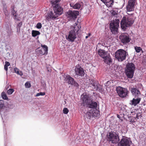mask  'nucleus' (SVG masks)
I'll use <instances>...</instances> for the list:
<instances>
[{
	"label": "nucleus",
	"instance_id": "obj_1",
	"mask_svg": "<svg viewBox=\"0 0 146 146\" xmlns=\"http://www.w3.org/2000/svg\"><path fill=\"white\" fill-rule=\"evenodd\" d=\"M135 68V65L133 63H128L127 64L125 72L128 78L131 79L133 78Z\"/></svg>",
	"mask_w": 146,
	"mask_h": 146
},
{
	"label": "nucleus",
	"instance_id": "obj_2",
	"mask_svg": "<svg viewBox=\"0 0 146 146\" xmlns=\"http://www.w3.org/2000/svg\"><path fill=\"white\" fill-rule=\"evenodd\" d=\"M134 23L133 19L130 17H124L121 22V26L122 29L125 30L130 27Z\"/></svg>",
	"mask_w": 146,
	"mask_h": 146
},
{
	"label": "nucleus",
	"instance_id": "obj_3",
	"mask_svg": "<svg viewBox=\"0 0 146 146\" xmlns=\"http://www.w3.org/2000/svg\"><path fill=\"white\" fill-rule=\"evenodd\" d=\"M4 103V100H0V114L3 120L7 118L9 110V108L5 106Z\"/></svg>",
	"mask_w": 146,
	"mask_h": 146
},
{
	"label": "nucleus",
	"instance_id": "obj_4",
	"mask_svg": "<svg viewBox=\"0 0 146 146\" xmlns=\"http://www.w3.org/2000/svg\"><path fill=\"white\" fill-rule=\"evenodd\" d=\"M128 53L125 50L122 49L117 50L115 54V58L119 62H122L126 59Z\"/></svg>",
	"mask_w": 146,
	"mask_h": 146
},
{
	"label": "nucleus",
	"instance_id": "obj_5",
	"mask_svg": "<svg viewBox=\"0 0 146 146\" xmlns=\"http://www.w3.org/2000/svg\"><path fill=\"white\" fill-rule=\"evenodd\" d=\"M118 95L121 98L126 97L128 93L127 90L126 88L118 86L116 90Z\"/></svg>",
	"mask_w": 146,
	"mask_h": 146
},
{
	"label": "nucleus",
	"instance_id": "obj_6",
	"mask_svg": "<svg viewBox=\"0 0 146 146\" xmlns=\"http://www.w3.org/2000/svg\"><path fill=\"white\" fill-rule=\"evenodd\" d=\"M132 143L129 138L122 136V138L118 143V146H130Z\"/></svg>",
	"mask_w": 146,
	"mask_h": 146
},
{
	"label": "nucleus",
	"instance_id": "obj_7",
	"mask_svg": "<svg viewBox=\"0 0 146 146\" xmlns=\"http://www.w3.org/2000/svg\"><path fill=\"white\" fill-rule=\"evenodd\" d=\"M108 140L113 143H116L119 141L118 134L115 132H110L108 136Z\"/></svg>",
	"mask_w": 146,
	"mask_h": 146
},
{
	"label": "nucleus",
	"instance_id": "obj_8",
	"mask_svg": "<svg viewBox=\"0 0 146 146\" xmlns=\"http://www.w3.org/2000/svg\"><path fill=\"white\" fill-rule=\"evenodd\" d=\"M79 14V12L77 11H72L69 10L66 14L68 18L71 21L75 20L77 16Z\"/></svg>",
	"mask_w": 146,
	"mask_h": 146
},
{
	"label": "nucleus",
	"instance_id": "obj_9",
	"mask_svg": "<svg viewBox=\"0 0 146 146\" xmlns=\"http://www.w3.org/2000/svg\"><path fill=\"white\" fill-rule=\"evenodd\" d=\"M64 80L68 84H70L77 88L79 86V84L75 81L74 78L71 77L69 75H66Z\"/></svg>",
	"mask_w": 146,
	"mask_h": 146
},
{
	"label": "nucleus",
	"instance_id": "obj_10",
	"mask_svg": "<svg viewBox=\"0 0 146 146\" xmlns=\"http://www.w3.org/2000/svg\"><path fill=\"white\" fill-rule=\"evenodd\" d=\"M75 73L78 76L82 77L85 74L84 69L81 67V64H78L75 66Z\"/></svg>",
	"mask_w": 146,
	"mask_h": 146
},
{
	"label": "nucleus",
	"instance_id": "obj_11",
	"mask_svg": "<svg viewBox=\"0 0 146 146\" xmlns=\"http://www.w3.org/2000/svg\"><path fill=\"white\" fill-rule=\"evenodd\" d=\"M81 100L83 104L87 105L88 104L91 103L92 99L91 97L87 93H84L81 95Z\"/></svg>",
	"mask_w": 146,
	"mask_h": 146
},
{
	"label": "nucleus",
	"instance_id": "obj_12",
	"mask_svg": "<svg viewBox=\"0 0 146 146\" xmlns=\"http://www.w3.org/2000/svg\"><path fill=\"white\" fill-rule=\"evenodd\" d=\"M131 114L133 116L129 117V121L131 123L135 122V119L137 120V119L141 118L142 117V114L141 113H135V112H131Z\"/></svg>",
	"mask_w": 146,
	"mask_h": 146
},
{
	"label": "nucleus",
	"instance_id": "obj_13",
	"mask_svg": "<svg viewBox=\"0 0 146 146\" xmlns=\"http://www.w3.org/2000/svg\"><path fill=\"white\" fill-rule=\"evenodd\" d=\"M119 27V23L118 22H111L110 24V29L111 32L113 34H116L118 32V28Z\"/></svg>",
	"mask_w": 146,
	"mask_h": 146
},
{
	"label": "nucleus",
	"instance_id": "obj_14",
	"mask_svg": "<svg viewBox=\"0 0 146 146\" xmlns=\"http://www.w3.org/2000/svg\"><path fill=\"white\" fill-rule=\"evenodd\" d=\"M119 38L122 42L126 44L129 42L130 40L129 35L127 33H124L119 36Z\"/></svg>",
	"mask_w": 146,
	"mask_h": 146
},
{
	"label": "nucleus",
	"instance_id": "obj_15",
	"mask_svg": "<svg viewBox=\"0 0 146 146\" xmlns=\"http://www.w3.org/2000/svg\"><path fill=\"white\" fill-rule=\"evenodd\" d=\"M135 3L136 0H129L126 7L127 12L133 11L134 10Z\"/></svg>",
	"mask_w": 146,
	"mask_h": 146
},
{
	"label": "nucleus",
	"instance_id": "obj_16",
	"mask_svg": "<svg viewBox=\"0 0 146 146\" xmlns=\"http://www.w3.org/2000/svg\"><path fill=\"white\" fill-rule=\"evenodd\" d=\"M41 46L42 48L40 50H36V54L39 55H43L44 54H47L48 53V47L46 45H43L42 44H41Z\"/></svg>",
	"mask_w": 146,
	"mask_h": 146
},
{
	"label": "nucleus",
	"instance_id": "obj_17",
	"mask_svg": "<svg viewBox=\"0 0 146 146\" xmlns=\"http://www.w3.org/2000/svg\"><path fill=\"white\" fill-rule=\"evenodd\" d=\"M76 34L73 31H70L66 39L69 42H73L76 38Z\"/></svg>",
	"mask_w": 146,
	"mask_h": 146
},
{
	"label": "nucleus",
	"instance_id": "obj_18",
	"mask_svg": "<svg viewBox=\"0 0 146 146\" xmlns=\"http://www.w3.org/2000/svg\"><path fill=\"white\" fill-rule=\"evenodd\" d=\"M131 92L134 98L141 96L139 89L136 87H133L131 89Z\"/></svg>",
	"mask_w": 146,
	"mask_h": 146
},
{
	"label": "nucleus",
	"instance_id": "obj_19",
	"mask_svg": "<svg viewBox=\"0 0 146 146\" xmlns=\"http://www.w3.org/2000/svg\"><path fill=\"white\" fill-rule=\"evenodd\" d=\"M53 10L59 16L61 15L63 13V8L59 5L53 6Z\"/></svg>",
	"mask_w": 146,
	"mask_h": 146
},
{
	"label": "nucleus",
	"instance_id": "obj_20",
	"mask_svg": "<svg viewBox=\"0 0 146 146\" xmlns=\"http://www.w3.org/2000/svg\"><path fill=\"white\" fill-rule=\"evenodd\" d=\"M59 16L54 11H52L48 13L47 18L48 19L54 20L56 19Z\"/></svg>",
	"mask_w": 146,
	"mask_h": 146
},
{
	"label": "nucleus",
	"instance_id": "obj_21",
	"mask_svg": "<svg viewBox=\"0 0 146 146\" xmlns=\"http://www.w3.org/2000/svg\"><path fill=\"white\" fill-rule=\"evenodd\" d=\"M141 96L134 98L130 101L129 104L132 106H135L138 104L141 101Z\"/></svg>",
	"mask_w": 146,
	"mask_h": 146
},
{
	"label": "nucleus",
	"instance_id": "obj_22",
	"mask_svg": "<svg viewBox=\"0 0 146 146\" xmlns=\"http://www.w3.org/2000/svg\"><path fill=\"white\" fill-rule=\"evenodd\" d=\"M87 105L88 108H92V109L91 110H93L97 109L98 104L96 102L92 101V100L91 103L88 104Z\"/></svg>",
	"mask_w": 146,
	"mask_h": 146
},
{
	"label": "nucleus",
	"instance_id": "obj_23",
	"mask_svg": "<svg viewBox=\"0 0 146 146\" xmlns=\"http://www.w3.org/2000/svg\"><path fill=\"white\" fill-rule=\"evenodd\" d=\"M98 54L103 58L109 54L108 51H106L105 50L101 49L98 50Z\"/></svg>",
	"mask_w": 146,
	"mask_h": 146
},
{
	"label": "nucleus",
	"instance_id": "obj_24",
	"mask_svg": "<svg viewBox=\"0 0 146 146\" xmlns=\"http://www.w3.org/2000/svg\"><path fill=\"white\" fill-rule=\"evenodd\" d=\"M80 28V26L79 25H78L77 23H75L73 27V30L70 31H73L76 34L78 35Z\"/></svg>",
	"mask_w": 146,
	"mask_h": 146
},
{
	"label": "nucleus",
	"instance_id": "obj_25",
	"mask_svg": "<svg viewBox=\"0 0 146 146\" xmlns=\"http://www.w3.org/2000/svg\"><path fill=\"white\" fill-rule=\"evenodd\" d=\"M104 59V62L108 64H110V63L112 62V60L109 54L106 57L103 58Z\"/></svg>",
	"mask_w": 146,
	"mask_h": 146
},
{
	"label": "nucleus",
	"instance_id": "obj_26",
	"mask_svg": "<svg viewBox=\"0 0 146 146\" xmlns=\"http://www.w3.org/2000/svg\"><path fill=\"white\" fill-rule=\"evenodd\" d=\"M114 0H106L104 3L108 7H111L113 5Z\"/></svg>",
	"mask_w": 146,
	"mask_h": 146
},
{
	"label": "nucleus",
	"instance_id": "obj_27",
	"mask_svg": "<svg viewBox=\"0 0 146 146\" xmlns=\"http://www.w3.org/2000/svg\"><path fill=\"white\" fill-rule=\"evenodd\" d=\"M92 114L93 117H98L100 115V111L97 109L92 110Z\"/></svg>",
	"mask_w": 146,
	"mask_h": 146
},
{
	"label": "nucleus",
	"instance_id": "obj_28",
	"mask_svg": "<svg viewBox=\"0 0 146 146\" xmlns=\"http://www.w3.org/2000/svg\"><path fill=\"white\" fill-rule=\"evenodd\" d=\"M97 83L95 80H90L89 86L92 87V88L94 89L96 88V84Z\"/></svg>",
	"mask_w": 146,
	"mask_h": 146
},
{
	"label": "nucleus",
	"instance_id": "obj_29",
	"mask_svg": "<svg viewBox=\"0 0 146 146\" xmlns=\"http://www.w3.org/2000/svg\"><path fill=\"white\" fill-rule=\"evenodd\" d=\"M70 5L71 7H72L74 9H78L80 8L81 7L80 4L79 3H76L74 5L70 3Z\"/></svg>",
	"mask_w": 146,
	"mask_h": 146
},
{
	"label": "nucleus",
	"instance_id": "obj_30",
	"mask_svg": "<svg viewBox=\"0 0 146 146\" xmlns=\"http://www.w3.org/2000/svg\"><path fill=\"white\" fill-rule=\"evenodd\" d=\"M92 110H91L89 112H87L85 114V117L88 119H90L92 117Z\"/></svg>",
	"mask_w": 146,
	"mask_h": 146
},
{
	"label": "nucleus",
	"instance_id": "obj_31",
	"mask_svg": "<svg viewBox=\"0 0 146 146\" xmlns=\"http://www.w3.org/2000/svg\"><path fill=\"white\" fill-rule=\"evenodd\" d=\"M60 0H50V2L52 6H54L55 5H58V3Z\"/></svg>",
	"mask_w": 146,
	"mask_h": 146
},
{
	"label": "nucleus",
	"instance_id": "obj_32",
	"mask_svg": "<svg viewBox=\"0 0 146 146\" xmlns=\"http://www.w3.org/2000/svg\"><path fill=\"white\" fill-rule=\"evenodd\" d=\"M40 32L37 31L33 30L32 32V35L33 37H35L37 35H40Z\"/></svg>",
	"mask_w": 146,
	"mask_h": 146
},
{
	"label": "nucleus",
	"instance_id": "obj_33",
	"mask_svg": "<svg viewBox=\"0 0 146 146\" xmlns=\"http://www.w3.org/2000/svg\"><path fill=\"white\" fill-rule=\"evenodd\" d=\"M96 86L95 87L96 88H94V89H93L98 91L100 92L102 91V88L100 85L99 84H98L97 83Z\"/></svg>",
	"mask_w": 146,
	"mask_h": 146
},
{
	"label": "nucleus",
	"instance_id": "obj_34",
	"mask_svg": "<svg viewBox=\"0 0 146 146\" xmlns=\"http://www.w3.org/2000/svg\"><path fill=\"white\" fill-rule=\"evenodd\" d=\"M14 71L15 73L19 75L20 76H22L23 75V74L22 71H19V69L16 67H15L14 68Z\"/></svg>",
	"mask_w": 146,
	"mask_h": 146
},
{
	"label": "nucleus",
	"instance_id": "obj_35",
	"mask_svg": "<svg viewBox=\"0 0 146 146\" xmlns=\"http://www.w3.org/2000/svg\"><path fill=\"white\" fill-rule=\"evenodd\" d=\"M4 13L6 17H9V14L7 8L3 9Z\"/></svg>",
	"mask_w": 146,
	"mask_h": 146
},
{
	"label": "nucleus",
	"instance_id": "obj_36",
	"mask_svg": "<svg viewBox=\"0 0 146 146\" xmlns=\"http://www.w3.org/2000/svg\"><path fill=\"white\" fill-rule=\"evenodd\" d=\"M14 7V6H12L11 7V14L12 16L17 14V11L15 10Z\"/></svg>",
	"mask_w": 146,
	"mask_h": 146
},
{
	"label": "nucleus",
	"instance_id": "obj_37",
	"mask_svg": "<svg viewBox=\"0 0 146 146\" xmlns=\"http://www.w3.org/2000/svg\"><path fill=\"white\" fill-rule=\"evenodd\" d=\"M1 96L2 98L5 100H7L8 99V98L5 92H3L1 93Z\"/></svg>",
	"mask_w": 146,
	"mask_h": 146
},
{
	"label": "nucleus",
	"instance_id": "obj_38",
	"mask_svg": "<svg viewBox=\"0 0 146 146\" xmlns=\"http://www.w3.org/2000/svg\"><path fill=\"white\" fill-rule=\"evenodd\" d=\"M135 50L136 52L137 53H139L141 51H142V52H143V51L142 50L141 48L140 47H138L136 46L135 47Z\"/></svg>",
	"mask_w": 146,
	"mask_h": 146
},
{
	"label": "nucleus",
	"instance_id": "obj_39",
	"mask_svg": "<svg viewBox=\"0 0 146 146\" xmlns=\"http://www.w3.org/2000/svg\"><path fill=\"white\" fill-rule=\"evenodd\" d=\"M14 90L13 89H10L7 91V93L9 95L12 94L14 92Z\"/></svg>",
	"mask_w": 146,
	"mask_h": 146
},
{
	"label": "nucleus",
	"instance_id": "obj_40",
	"mask_svg": "<svg viewBox=\"0 0 146 146\" xmlns=\"http://www.w3.org/2000/svg\"><path fill=\"white\" fill-rule=\"evenodd\" d=\"M25 86L26 88H29L31 87V84L29 82H26L25 84Z\"/></svg>",
	"mask_w": 146,
	"mask_h": 146
},
{
	"label": "nucleus",
	"instance_id": "obj_41",
	"mask_svg": "<svg viewBox=\"0 0 146 146\" xmlns=\"http://www.w3.org/2000/svg\"><path fill=\"white\" fill-rule=\"evenodd\" d=\"M45 94V93L44 92H40L37 93L36 96V97L39 96H43Z\"/></svg>",
	"mask_w": 146,
	"mask_h": 146
},
{
	"label": "nucleus",
	"instance_id": "obj_42",
	"mask_svg": "<svg viewBox=\"0 0 146 146\" xmlns=\"http://www.w3.org/2000/svg\"><path fill=\"white\" fill-rule=\"evenodd\" d=\"M63 113L65 114H67L69 112L68 109L66 108H64L63 110Z\"/></svg>",
	"mask_w": 146,
	"mask_h": 146
},
{
	"label": "nucleus",
	"instance_id": "obj_43",
	"mask_svg": "<svg viewBox=\"0 0 146 146\" xmlns=\"http://www.w3.org/2000/svg\"><path fill=\"white\" fill-rule=\"evenodd\" d=\"M13 16V17L14 19L16 21H19L20 20L17 14H15V15H14Z\"/></svg>",
	"mask_w": 146,
	"mask_h": 146
},
{
	"label": "nucleus",
	"instance_id": "obj_44",
	"mask_svg": "<svg viewBox=\"0 0 146 146\" xmlns=\"http://www.w3.org/2000/svg\"><path fill=\"white\" fill-rule=\"evenodd\" d=\"M22 23L21 22L17 24V29H19V31L20 30L21 27L22 25Z\"/></svg>",
	"mask_w": 146,
	"mask_h": 146
},
{
	"label": "nucleus",
	"instance_id": "obj_45",
	"mask_svg": "<svg viewBox=\"0 0 146 146\" xmlns=\"http://www.w3.org/2000/svg\"><path fill=\"white\" fill-rule=\"evenodd\" d=\"M42 27V26L41 23H38L37 24L36 27L37 29H40Z\"/></svg>",
	"mask_w": 146,
	"mask_h": 146
},
{
	"label": "nucleus",
	"instance_id": "obj_46",
	"mask_svg": "<svg viewBox=\"0 0 146 146\" xmlns=\"http://www.w3.org/2000/svg\"><path fill=\"white\" fill-rule=\"evenodd\" d=\"M110 12L111 13V14L113 15H116L117 13V11L114 10H111Z\"/></svg>",
	"mask_w": 146,
	"mask_h": 146
},
{
	"label": "nucleus",
	"instance_id": "obj_47",
	"mask_svg": "<svg viewBox=\"0 0 146 146\" xmlns=\"http://www.w3.org/2000/svg\"><path fill=\"white\" fill-rule=\"evenodd\" d=\"M100 45L103 46H105L106 45V44L103 42H101L98 44L97 46H100Z\"/></svg>",
	"mask_w": 146,
	"mask_h": 146
},
{
	"label": "nucleus",
	"instance_id": "obj_48",
	"mask_svg": "<svg viewBox=\"0 0 146 146\" xmlns=\"http://www.w3.org/2000/svg\"><path fill=\"white\" fill-rule=\"evenodd\" d=\"M10 65V64L8 62L6 61L5 62V66H9Z\"/></svg>",
	"mask_w": 146,
	"mask_h": 146
},
{
	"label": "nucleus",
	"instance_id": "obj_49",
	"mask_svg": "<svg viewBox=\"0 0 146 146\" xmlns=\"http://www.w3.org/2000/svg\"><path fill=\"white\" fill-rule=\"evenodd\" d=\"M3 9H5L7 8V6L5 3H3Z\"/></svg>",
	"mask_w": 146,
	"mask_h": 146
},
{
	"label": "nucleus",
	"instance_id": "obj_50",
	"mask_svg": "<svg viewBox=\"0 0 146 146\" xmlns=\"http://www.w3.org/2000/svg\"><path fill=\"white\" fill-rule=\"evenodd\" d=\"M4 69L6 70V71H7L8 70V66H5L4 65Z\"/></svg>",
	"mask_w": 146,
	"mask_h": 146
},
{
	"label": "nucleus",
	"instance_id": "obj_51",
	"mask_svg": "<svg viewBox=\"0 0 146 146\" xmlns=\"http://www.w3.org/2000/svg\"><path fill=\"white\" fill-rule=\"evenodd\" d=\"M117 117L118 118H119V119H120L121 117H120V116L119 115H118V114H117Z\"/></svg>",
	"mask_w": 146,
	"mask_h": 146
},
{
	"label": "nucleus",
	"instance_id": "obj_52",
	"mask_svg": "<svg viewBox=\"0 0 146 146\" xmlns=\"http://www.w3.org/2000/svg\"><path fill=\"white\" fill-rule=\"evenodd\" d=\"M101 1L104 3V2H105V1H106V0H101Z\"/></svg>",
	"mask_w": 146,
	"mask_h": 146
},
{
	"label": "nucleus",
	"instance_id": "obj_53",
	"mask_svg": "<svg viewBox=\"0 0 146 146\" xmlns=\"http://www.w3.org/2000/svg\"><path fill=\"white\" fill-rule=\"evenodd\" d=\"M89 37V36L88 35V36H86L85 38H86V39H87V38H88Z\"/></svg>",
	"mask_w": 146,
	"mask_h": 146
},
{
	"label": "nucleus",
	"instance_id": "obj_54",
	"mask_svg": "<svg viewBox=\"0 0 146 146\" xmlns=\"http://www.w3.org/2000/svg\"><path fill=\"white\" fill-rule=\"evenodd\" d=\"M90 35H91V34L90 33H88V36H90Z\"/></svg>",
	"mask_w": 146,
	"mask_h": 146
},
{
	"label": "nucleus",
	"instance_id": "obj_55",
	"mask_svg": "<svg viewBox=\"0 0 146 146\" xmlns=\"http://www.w3.org/2000/svg\"><path fill=\"white\" fill-rule=\"evenodd\" d=\"M38 38V37H37V38Z\"/></svg>",
	"mask_w": 146,
	"mask_h": 146
},
{
	"label": "nucleus",
	"instance_id": "obj_56",
	"mask_svg": "<svg viewBox=\"0 0 146 146\" xmlns=\"http://www.w3.org/2000/svg\"><path fill=\"white\" fill-rule=\"evenodd\" d=\"M131 15H133V14H131Z\"/></svg>",
	"mask_w": 146,
	"mask_h": 146
}]
</instances>
